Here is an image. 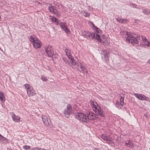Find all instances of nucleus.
<instances>
[{
    "mask_svg": "<svg viewBox=\"0 0 150 150\" xmlns=\"http://www.w3.org/2000/svg\"><path fill=\"white\" fill-rule=\"evenodd\" d=\"M84 33L85 34H83V32H82V35L85 38L88 39L90 38L91 36L93 38L97 40L99 42L101 41L100 37L97 33H91L87 31L86 32L85 31H84Z\"/></svg>",
    "mask_w": 150,
    "mask_h": 150,
    "instance_id": "4",
    "label": "nucleus"
},
{
    "mask_svg": "<svg viewBox=\"0 0 150 150\" xmlns=\"http://www.w3.org/2000/svg\"><path fill=\"white\" fill-rule=\"evenodd\" d=\"M81 13L85 17H88L90 15L89 13L85 11H82Z\"/></svg>",
    "mask_w": 150,
    "mask_h": 150,
    "instance_id": "24",
    "label": "nucleus"
},
{
    "mask_svg": "<svg viewBox=\"0 0 150 150\" xmlns=\"http://www.w3.org/2000/svg\"><path fill=\"white\" fill-rule=\"evenodd\" d=\"M41 79L44 81H46L47 80V78L43 75H42L41 77Z\"/></svg>",
    "mask_w": 150,
    "mask_h": 150,
    "instance_id": "28",
    "label": "nucleus"
},
{
    "mask_svg": "<svg viewBox=\"0 0 150 150\" xmlns=\"http://www.w3.org/2000/svg\"><path fill=\"white\" fill-rule=\"evenodd\" d=\"M88 120V119L90 120H95L97 119L98 117L95 114L92 112H89L87 116Z\"/></svg>",
    "mask_w": 150,
    "mask_h": 150,
    "instance_id": "12",
    "label": "nucleus"
},
{
    "mask_svg": "<svg viewBox=\"0 0 150 150\" xmlns=\"http://www.w3.org/2000/svg\"><path fill=\"white\" fill-rule=\"evenodd\" d=\"M128 21V20L126 19L122 18V23H127Z\"/></svg>",
    "mask_w": 150,
    "mask_h": 150,
    "instance_id": "32",
    "label": "nucleus"
},
{
    "mask_svg": "<svg viewBox=\"0 0 150 150\" xmlns=\"http://www.w3.org/2000/svg\"><path fill=\"white\" fill-rule=\"evenodd\" d=\"M148 63L149 64H150V59L148 60Z\"/></svg>",
    "mask_w": 150,
    "mask_h": 150,
    "instance_id": "40",
    "label": "nucleus"
},
{
    "mask_svg": "<svg viewBox=\"0 0 150 150\" xmlns=\"http://www.w3.org/2000/svg\"><path fill=\"white\" fill-rule=\"evenodd\" d=\"M104 56V60L105 61H107L109 60V52L106 50H103L102 52Z\"/></svg>",
    "mask_w": 150,
    "mask_h": 150,
    "instance_id": "15",
    "label": "nucleus"
},
{
    "mask_svg": "<svg viewBox=\"0 0 150 150\" xmlns=\"http://www.w3.org/2000/svg\"><path fill=\"white\" fill-rule=\"evenodd\" d=\"M29 40L33 43V45L35 48H38L40 47L41 45V42L35 35H30L29 37Z\"/></svg>",
    "mask_w": 150,
    "mask_h": 150,
    "instance_id": "5",
    "label": "nucleus"
},
{
    "mask_svg": "<svg viewBox=\"0 0 150 150\" xmlns=\"http://www.w3.org/2000/svg\"><path fill=\"white\" fill-rule=\"evenodd\" d=\"M125 145L128 147L132 148L134 147V144L130 140H127L125 142Z\"/></svg>",
    "mask_w": 150,
    "mask_h": 150,
    "instance_id": "16",
    "label": "nucleus"
},
{
    "mask_svg": "<svg viewBox=\"0 0 150 150\" xmlns=\"http://www.w3.org/2000/svg\"><path fill=\"white\" fill-rule=\"evenodd\" d=\"M144 115L145 117H146L147 115H146V114H145Z\"/></svg>",
    "mask_w": 150,
    "mask_h": 150,
    "instance_id": "44",
    "label": "nucleus"
},
{
    "mask_svg": "<svg viewBox=\"0 0 150 150\" xmlns=\"http://www.w3.org/2000/svg\"><path fill=\"white\" fill-rule=\"evenodd\" d=\"M42 118L43 122L45 125L48 127L50 126L51 123L50 120L47 116L45 115H42Z\"/></svg>",
    "mask_w": 150,
    "mask_h": 150,
    "instance_id": "10",
    "label": "nucleus"
},
{
    "mask_svg": "<svg viewBox=\"0 0 150 150\" xmlns=\"http://www.w3.org/2000/svg\"><path fill=\"white\" fill-rule=\"evenodd\" d=\"M51 20L53 22H55L57 23L58 22V20L54 17H52L51 18Z\"/></svg>",
    "mask_w": 150,
    "mask_h": 150,
    "instance_id": "27",
    "label": "nucleus"
},
{
    "mask_svg": "<svg viewBox=\"0 0 150 150\" xmlns=\"http://www.w3.org/2000/svg\"><path fill=\"white\" fill-rule=\"evenodd\" d=\"M7 150H13V149H7Z\"/></svg>",
    "mask_w": 150,
    "mask_h": 150,
    "instance_id": "41",
    "label": "nucleus"
},
{
    "mask_svg": "<svg viewBox=\"0 0 150 150\" xmlns=\"http://www.w3.org/2000/svg\"><path fill=\"white\" fill-rule=\"evenodd\" d=\"M143 13L145 15H147L150 13V10L148 9L143 10Z\"/></svg>",
    "mask_w": 150,
    "mask_h": 150,
    "instance_id": "23",
    "label": "nucleus"
},
{
    "mask_svg": "<svg viewBox=\"0 0 150 150\" xmlns=\"http://www.w3.org/2000/svg\"><path fill=\"white\" fill-rule=\"evenodd\" d=\"M82 32H83V34H85L84 31H83Z\"/></svg>",
    "mask_w": 150,
    "mask_h": 150,
    "instance_id": "47",
    "label": "nucleus"
},
{
    "mask_svg": "<svg viewBox=\"0 0 150 150\" xmlns=\"http://www.w3.org/2000/svg\"><path fill=\"white\" fill-rule=\"evenodd\" d=\"M141 37L142 39L143 42L144 44H145L146 43V42L148 40H147L146 37L142 35L141 36Z\"/></svg>",
    "mask_w": 150,
    "mask_h": 150,
    "instance_id": "25",
    "label": "nucleus"
},
{
    "mask_svg": "<svg viewBox=\"0 0 150 150\" xmlns=\"http://www.w3.org/2000/svg\"><path fill=\"white\" fill-rule=\"evenodd\" d=\"M123 34H125L127 36L126 37V40L129 42L132 43L137 44L138 43V40L139 39V35L136 34H130L126 32H123Z\"/></svg>",
    "mask_w": 150,
    "mask_h": 150,
    "instance_id": "1",
    "label": "nucleus"
},
{
    "mask_svg": "<svg viewBox=\"0 0 150 150\" xmlns=\"http://www.w3.org/2000/svg\"><path fill=\"white\" fill-rule=\"evenodd\" d=\"M0 100L2 103L5 101V97L4 96L3 93L0 90Z\"/></svg>",
    "mask_w": 150,
    "mask_h": 150,
    "instance_id": "20",
    "label": "nucleus"
},
{
    "mask_svg": "<svg viewBox=\"0 0 150 150\" xmlns=\"http://www.w3.org/2000/svg\"><path fill=\"white\" fill-rule=\"evenodd\" d=\"M26 89H27V90H28L29 88H30L31 86H29V84H25L24 85Z\"/></svg>",
    "mask_w": 150,
    "mask_h": 150,
    "instance_id": "31",
    "label": "nucleus"
},
{
    "mask_svg": "<svg viewBox=\"0 0 150 150\" xmlns=\"http://www.w3.org/2000/svg\"><path fill=\"white\" fill-rule=\"evenodd\" d=\"M69 59L71 60V63L73 64L74 63L75 64L76 68L79 71L84 74L87 73V71L86 68L83 65L81 64V63L78 62L75 63V61L72 56H71L70 58Z\"/></svg>",
    "mask_w": 150,
    "mask_h": 150,
    "instance_id": "3",
    "label": "nucleus"
},
{
    "mask_svg": "<svg viewBox=\"0 0 150 150\" xmlns=\"http://www.w3.org/2000/svg\"><path fill=\"white\" fill-rule=\"evenodd\" d=\"M45 49L47 55L49 57L52 58L54 54V52L52 49L51 46L48 45L45 47Z\"/></svg>",
    "mask_w": 150,
    "mask_h": 150,
    "instance_id": "6",
    "label": "nucleus"
},
{
    "mask_svg": "<svg viewBox=\"0 0 150 150\" xmlns=\"http://www.w3.org/2000/svg\"><path fill=\"white\" fill-rule=\"evenodd\" d=\"M92 24L94 27L96 28V32L98 33H101V31L99 28L94 26L93 23Z\"/></svg>",
    "mask_w": 150,
    "mask_h": 150,
    "instance_id": "26",
    "label": "nucleus"
},
{
    "mask_svg": "<svg viewBox=\"0 0 150 150\" xmlns=\"http://www.w3.org/2000/svg\"><path fill=\"white\" fill-rule=\"evenodd\" d=\"M124 97H123L122 96H120V105L122 106H123L124 104Z\"/></svg>",
    "mask_w": 150,
    "mask_h": 150,
    "instance_id": "22",
    "label": "nucleus"
},
{
    "mask_svg": "<svg viewBox=\"0 0 150 150\" xmlns=\"http://www.w3.org/2000/svg\"><path fill=\"white\" fill-rule=\"evenodd\" d=\"M104 35H103L102 36V38H104Z\"/></svg>",
    "mask_w": 150,
    "mask_h": 150,
    "instance_id": "46",
    "label": "nucleus"
},
{
    "mask_svg": "<svg viewBox=\"0 0 150 150\" xmlns=\"http://www.w3.org/2000/svg\"><path fill=\"white\" fill-rule=\"evenodd\" d=\"M91 106L93 111L95 112L97 116L99 115L100 117H103L104 116L105 114L101 107L98 105V104L95 103V104L93 101L91 103Z\"/></svg>",
    "mask_w": 150,
    "mask_h": 150,
    "instance_id": "2",
    "label": "nucleus"
},
{
    "mask_svg": "<svg viewBox=\"0 0 150 150\" xmlns=\"http://www.w3.org/2000/svg\"><path fill=\"white\" fill-rule=\"evenodd\" d=\"M49 9L50 12H53L58 16H60V15L58 13L57 11L55 9L53 6H49Z\"/></svg>",
    "mask_w": 150,
    "mask_h": 150,
    "instance_id": "17",
    "label": "nucleus"
},
{
    "mask_svg": "<svg viewBox=\"0 0 150 150\" xmlns=\"http://www.w3.org/2000/svg\"><path fill=\"white\" fill-rule=\"evenodd\" d=\"M4 137L0 134V140L4 141Z\"/></svg>",
    "mask_w": 150,
    "mask_h": 150,
    "instance_id": "36",
    "label": "nucleus"
},
{
    "mask_svg": "<svg viewBox=\"0 0 150 150\" xmlns=\"http://www.w3.org/2000/svg\"><path fill=\"white\" fill-rule=\"evenodd\" d=\"M7 150H13V149H7Z\"/></svg>",
    "mask_w": 150,
    "mask_h": 150,
    "instance_id": "42",
    "label": "nucleus"
},
{
    "mask_svg": "<svg viewBox=\"0 0 150 150\" xmlns=\"http://www.w3.org/2000/svg\"><path fill=\"white\" fill-rule=\"evenodd\" d=\"M94 150H98V148H96L94 149Z\"/></svg>",
    "mask_w": 150,
    "mask_h": 150,
    "instance_id": "43",
    "label": "nucleus"
},
{
    "mask_svg": "<svg viewBox=\"0 0 150 150\" xmlns=\"http://www.w3.org/2000/svg\"><path fill=\"white\" fill-rule=\"evenodd\" d=\"M119 101H117L116 103V105H119Z\"/></svg>",
    "mask_w": 150,
    "mask_h": 150,
    "instance_id": "38",
    "label": "nucleus"
},
{
    "mask_svg": "<svg viewBox=\"0 0 150 150\" xmlns=\"http://www.w3.org/2000/svg\"><path fill=\"white\" fill-rule=\"evenodd\" d=\"M100 137L106 143L109 144H111L112 142V138L110 136H107L105 134H102L100 135Z\"/></svg>",
    "mask_w": 150,
    "mask_h": 150,
    "instance_id": "8",
    "label": "nucleus"
},
{
    "mask_svg": "<svg viewBox=\"0 0 150 150\" xmlns=\"http://www.w3.org/2000/svg\"><path fill=\"white\" fill-rule=\"evenodd\" d=\"M71 106L70 104H67V108L64 111V114L66 117L68 118L72 112Z\"/></svg>",
    "mask_w": 150,
    "mask_h": 150,
    "instance_id": "9",
    "label": "nucleus"
},
{
    "mask_svg": "<svg viewBox=\"0 0 150 150\" xmlns=\"http://www.w3.org/2000/svg\"><path fill=\"white\" fill-rule=\"evenodd\" d=\"M13 121L18 122L20 121V118L18 116H17L13 112H12V114L11 115Z\"/></svg>",
    "mask_w": 150,
    "mask_h": 150,
    "instance_id": "18",
    "label": "nucleus"
},
{
    "mask_svg": "<svg viewBox=\"0 0 150 150\" xmlns=\"http://www.w3.org/2000/svg\"><path fill=\"white\" fill-rule=\"evenodd\" d=\"M7 140V139H6V138L4 137V141H6Z\"/></svg>",
    "mask_w": 150,
    "mask_h": 150,
    "instance_id": "39",
    "label": "nucleus"
},
{
    "mask_svg": "<svg viewBox=\"0 0 150 150\" xmlns=\"http://www.w3.org/2000/svg\"><path fill=\"white\" fill-rule=\"evenodd\" d=\"M65 53L66 55L67 56L69 59L70 58L71 56L70 55L71 51L70 50L68 49H66L65 50Z\"/></svg>",
    "mask_w": 150,
    "mask_h": 150,
    "instance_id": "21",
    "label": "nucleus"
},
{
    "mask_svg": "<svg viewBox=\"0 0 150 150\" xmlns=\"http://www.w3.org/2000/svg\"><path fill=\"white\" fill-rule=\"evenodd\" d=\"M61 27L67 33H69L70 31L68 29L67 25L65 23H61L60 24Z\"/></svg>",
    "mask_w": 150,
    "mask_h": 150,
    "instance_id": "13",
    "label": "nucleus"
},
{
    "mask_svg": "<svg viewBox=\"0 0 150 150\" xmlns=\"http://www.w3.org/2000/svg\"><path fill=\"white\" fill-rule=\"evenodd\" d=\"M100 39L101 40V41L99 42H102L103 43V44L105 45H108L109 44V42L108 40L105 38V39L104 38H103V39H102L100 37Z\"/></svg>",
    "mask_w": 150,
    "mask_h": 150,
    "instance_id": "19",
    "label": "nucleus"
},
{
    "mask_svg": "<svg viewBox=\"0 0 150 150\" xmlns=\"http://www.w3.org/2000/svg\"><path fill=\"white\" fill-rule=\"evenodd\" d=\"M63 59L64 61V62L66 63L67 64L68 63V61L67 60L64 59V58H63Z\"/></svg>",
    "mask_w": 150,
    "mask_h": 150,
    "instance_id": "37",
    "label": "nucleus"
},
{
    "mask_svg": "<svg viewBox=\"0 0 150 150\" xmlns=\"http://www.w3.org/2000/svg\"><path fill=\"white\" fill-rule=\"evenodd\" d=\"M23 148L25 150H27L30 149V146H29L25 145L23 146Z\"/></svg>",
    "mask_w": 150,
    "mask_h": 150,
    "instance_id": "29",
    "label": "nucleus"
},
{
    "mask_svg": "<svg viewBox=\"0 0 150 150\" xmlns=\"http://www.w3.org/2000/svg\"><path fill=\"white\" fill-rule=\"evenodd\" d=\"M41 148L37 147H34L32 149V150H41Z\"/></svg>",
    "mask_w": 150,
    "mask_h": 150,
    "instance_id": "34",
    "label": "nucleus"
},
{
    "mask_svg": "<svg viewBox=\"0 0 150 150\" xmlns=\"http://www.w3.org/2000/svg\"><path fill=\"white\" fill-rule=\"evenodd\" d=\"M116 20L120 23H122V18H121L120 17H118L116 19Z\"/></svg>",
    "mask_w": 150,
    "mask_h": 150,
    "instance_id": "30",
    "label": "nucleus"
},
{
    "mask_svg": "<svg viewBox=\"0 0 150 150\" xmlns=\"http://www.w3.org/2000/svg\"><path fill=\"white\" fill-rule=\"evenodd\" d=\"M27 93L29 96H33L35 94V92L32 87H30V88L27 90Z\"/></svg>",
    "mask_w": 150,
    "mask_h": 150,
    "instance_id": "14",
    "label": "nucleus"
},
{
    "mask_svg": "<svg viewBox=\"0 0 150 150\" xmlns=\"http://www.w3.org/2000/svg\"><path fill=\"white\" fill-rule=\"evenodd\" d=\"M137 5L135 4H132L131 5V6L133 8H137Z\"/></svg>",
    "mask_w": 150,
    "mask_h": 150,
    "instance_id": "35",
    "label": "nucleus"
},
{
    "mask_svg": "<svg viewBox=\"0 0 150 150\" xmlns=\"http://www.w3.org/2000/svg\"><path fill=\"white\" fill-rule=\"evenodd\" d=\"M134 95L137 98L140 100H147L148 98L146 97L144 95L138 93H134Z\"/></svg>",
    "mask_w": 150,
    "mask_h": 150,
    "instance_id": "11",
    "label": "nucleus"
},
{
    "mask_svg": "<svg viewBox=\"0 0 150 150\" xmlns=\"http://www.w3.org/2000/svg\"><path fill=\"white\" fill-rule=\"evenodd\" d=\"M144 45L148 47H150V41H148L146 42V43Z\"/></svg>",
    "mask_w": 150,
    "mask_h": 150,
    "instance_id": "33",
    "label": "nucleus"
},
{
    "mask_svg": "<svg viewBox=\"0 0 150 150\" xmlns=\"http://www.w3.org/2000/svg\"><path fill=\"white\" fill-rule=\"evenodd\" d=\"M42 149V150H46L45 149Z\"/></svg>",
    "mask_w": 150,
    "mask_h": 150,
    "instance_id": "45",
    "label": "nucleus"
},
{
    "mask_svg": "<svg viewBox=\"0 0 150 150\" xmlns=\"http://www.w3.org/2000/svg\"><path fill=\"white\" fill-rule=\"evenodd\" d=\"M76 118L82 122H87L88 121L87 116L82 113H78L76 115Z\"/></svg>",
    "mask_w": 150,
    "mask_h": 150,
    "instance_id": "7",
    "label": "nucleus"
}]
</instances>
